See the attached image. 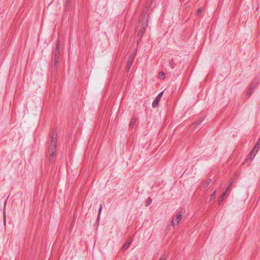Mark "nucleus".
I'll return each mask as SVG.
<instances>
[{"label":"nucleus","mask_w":260,"mask_h":260,"mask_svg":"<svg viewBox=\"0 0 260 260\" xmlns=\"http://www.w3.org/2000/svg\"><path fill=\"white\" fill-rule=\"evenodd\" d=\"M149 19V14H147L145 13L144 11H143L140 15L139 22L136 26V29H139L137 36L140 39L142 37L144 33L145 32L146 28L148 26Z\"/></svg>","instance_id":"nucleus-1"},{"label":"nucleus","mask_w":260,"mask_h":260,"mask_svg":"<svg viewBox=\"0 0 260 260\" xmlns=\"http://www.w3.org/2000/svg\"><path fill=\"white\" fill-rule=\"evenodd\" d=\"M57 143V132L54 131L52 136L51 137L50 147L48 150V158L50 164L54 161L55 153L56 150Z\"/></svg>","instance_id":"nucleus-2"},{"label":"nucleus","mask_w":260,"mask_h":260,"mask_svg":"<svg viewBox=\"0 0 260 260\" xmlns=\"http://www.w3.org/2000/svg\"><path fill=\"white\" fill-rule=\"evenodd\" d=\"M61 42L60 40H58L56 44L55 48L54 50V68L56 69L58 63V59L60 55V47Z\"/></svg>","instance_id":"nucleus-3"},{"label":"nucleus","mask_w":260,"mask_h":260,"mask_svg":"<svg viewBox=\"0 0 260 260\" xmlns=\"http://www.w3.org/2000/svg\"><path fill=\"white\" fill-rule=\"evenodd\" d=\"M182 213L180 211L176 214L175 218H173L171 222V225L174 226L175 224H178L179 222L182 220Z\"/></svg>","instance_id":"nucleus-4"},{"label":"nucleus","mask_w":260,"mask_h":260,"mask_svg":"<svg viewBox=\"0 0 260 260\" xmlns=\"http://www.w3.org/2000/svg\"><path fill=\"white\" fill-rule=\"evenodd\" d=\"M163 93V91L160 92L153 100L152 104V107L153 108H156L158 106L159 102L161 98Z\"/></svg>","instance_id":"nucleus-5"},{"label":"nucleus","mask_w":260,"mask_h":260,"mask_svg":"<svg viewBox=\"0 0 260 260\" xmlns=\"http://www.w3.org/2000/svg\"><path fill=\"white\" fill-rule=\"evenodd\" d=\"M259 78L258 77H255L250 83L249 87H250V89H255L259 85Z\"/></svg>","instance_id":"nucleus-6"},{"label":"nucleus","mask_w":260,"mask_h":260,"mask_svg":"<svg viewBox=\"0 0 260 260\" xmlns=\"http://www.w3.org/2000/svg\"><path fill=\"white\" fill-rule=\"evenodd\" d=\"M257 152L258 151L256 149L253 148L252 150L250 152L249 154V156L248 159L249 161L252 160L253 158L255 156L256 154L257 153Z\"/></svg>","instance_id":"nucleus-7"},{"label":"nucleus","mask_w":260,"mask_h":260,"mask_svg":"<svg viewBox=\"0 0 260 260\" xmlns=\"http://www.w3.org/2000/svg\"><path fill=\"white\" fill-rule=\"evenodd\" d=\"M204 120V117H200L197 120L195 121L193 124L192 125L194 127V129H196L198 128V125H199L202 121H203Z\"/></svg>","instance_id":"nucleus-8"},{"label":"nucleus","mask_w":260,"mask_h":260,"mask_svg":"<svg viewBox=\"0 0 260 260\" xmlns=\"http://www.w3.org/2000/svg\"><path fill=\"white\" fill-rule=\"evenodd\" d=\"M70 5H71V1L70 0H66L65 3V7H64V10L66 12H68L70 8Z\"/></svg>","instance_id":"nucleus-9"},{"label":"nucleus","mask_w":260,"mask_h":260,"mask_svg":"<svg viewBox=\"0 0 260 260\" xmlns=\"http://www.w3.org/2000/svg\"><path fill=\"white\" fill-rule=\"evenodd\" d=\"M131 241H127L123 246L122 248V250L123 251H125L126 249H127L128 248V247L129 246V245H131Z\"/></svg>","instance_id":"nucleus-10"},{"label":"nucleus","mask_w":260,"mask_h":260,"mask_svg":"<svg viewBox=\"0 0 260 260\" xmlns=\"http://www.w3.org/2000/svg\"><path fill=\"white\" fill-rule=\"evenodd\" d=\"M254 89H250V87H249L246 93V96L247 98H249L252 95Z\"/></svg>","instance_id":"nucleus-11"},{"label":"nucleus","mask_w":260,"mask_h":260,"mask_svg":"<svg viewBox=\"0 0 260 260\" xmlns=\"http://www.w3.org/2000/svg\"><path fill=\"white\" fill-rule=\"evenodd\" d=\"M253 148L256 149L257 151H258L259 149L260 148V137L258 139V140Z\"/></svg>","instance_id":"nucleus-12"},{"label":"nucleus","mask_w":260,"mask_h":260,"mask_svg":"<svg viewBox=\"0 0 260 260\" xmlns=\"http://www.w3.org/2000/svg\"><path fill=\"white\" fill-rule=\"evenodd\" d=\"M133 59H134L133 57H132L131 58V56H129V58L127 63V68L128 70L130 68V67L132 65Z\"/></svg>","instance_id":"nucleus-13"},{"label":"nucleus","mask_w":260,"mask_h":260,"mask_svg":"<svg viewBox=\"0 0 260 260\" xmlns=\"http://www.w3.org/2000/svg\"><path fill=\"white\" fill-rule=\"evenodd\" d=\"M102 208H103L102 205L101 204L100 206V208H99V211H98V217H97L96 221H99V220L100 219V216H101Z\"/></svg>","instance_id":"nucleus-14"},{"label":"nucleus","mask_w":260,"mask_h":260,"mask_svg":"<svg viewBox=\"0 0 260 260\" xmlns=\"http://www.w3.org/2000/svg\"><path fill=\"white\" fill-rule=\"evenodd\" d=\"M152 200L151 198H148L145 203V206L146 207L148 206L151 203H152Z\"/></svg>","instance_id":"nucleus-15"},{"label":"nucleus","mask_w":260,"mask_h":260,"mask_svg":"<svg viewBox=\"0 0 260 260\" xmlns=\"http://www.w3.org/2000/svg\"><path fill=\"white\" fill-rule=\"evenodd\" d=\"M170 66L172 69H173L175 67V61L173 59H172L169 61Z\"/></svg>","instance_id":"nucleus-16"},{"label":"nucleus","mask_w":260,"mask_h":260,"mask_svg":"<svg viewBox=\"0 0 260 260\" xmlns=\"http://www.w3.org/2000/svg\"><path fill=\"white\" fill-rule=\"evenodd\" d=\"M211 181H212V180L211 179H209L205 181V185H206V186H205V188H208V186L210 184Z\"/></svg>","instance_id":"nucleus-17"},{"label":"nucleus","mask_w":260,"mask_h":260,"mask_svg":"<svg viewBox=\"0 0 260 260\" xmlns=\"http://www.w3.org/2000/svg\"><path fill=\"white\" fill-rule=\"evenodd\" d=\"M135 121L133 119H132L129 122V127L131 128H133L134 127V125H135Z\"/></svg>","instance_id":"nucleus-18"},{"label":"nucleus","mask_w":260,"mask_h":260,"mask_svg":"<svg viewBox=\"0 0 260 260\" xmlns=\"http://www.w3.org/2000/svg\"><path fill=\"white\" fill-rule=\"evenodd\" d=\"M215 197H216V191H214L211 195L210 200H214L215 199Z\"/></svg>","instance_id":"nucleus-19"},{"label":"nucleus","mask_w":260,"mask_h":260,"mask_svg":"<svg viewBox=\"0 0 260 260\" xmlns=\"http://www.w3.org/2000/svg\"><path fill=\"white\" fill-rule=\"evenodd\" d=\"M159 78L160 79H164L165 78V74L163 72L159 73Z\"/></svg>","instance_id":"nucleus-20"},{"label":"nucleus","mask_w":260,"mask_h":260,"mask_svg":"<svg viewBox=\"0 0 260 260\" xmlns=\"http://www.w3.org/2000/svg\"><path fill=\"white\" fill-rule=\"evenodd\" d=\"M166 256L165 255H162L159 259V260H166Z\"/></svg>","instance_id":"nucleus-21"},{"label":"nucleus","mask_w":260,"mask_h":260,"mask_svg":"<svg viewBox=\"0 0 260 260\" xmlns=\"http://www.w3.org/2000/svg\"><path fill=\"white\" fill-rule=\"evenodd\" d=\"M226 194V191H224L221 195V198H224Z\"/></svg>","instance_id":"nucleus-22"},{"label":"nucleus","mask_w":260,"mask_h":260,"mask_svg":"<svg viewBox=\"0 0 260 260\" xmlns=\"http://www.w3.org/2000/svg\"><path fill=\"white\" fill-rule=\"evenodd\" d=\"M232 183H230V184L229 185V186L226 188L225 190L224 191H226V193H227L228 191H229V188L231 187V186L232 185Z\"/></svg>","instance_id":"nucleus-23"},{"label":"nucleus","mask_w":260,"mask_h":260,"mask_svg":"<svg viewBox=\"0 0 260 260\" xmlns=\"http://www.w3.org/2000/svg\"><path fill=\"white\" fill-rule=\"evenodd\" d=\"M223 199L224 198H221V197H220L219 199L218 200V203H219V205L221 204V203L223 201Z\"/></svg>","instance_id":"nucleus-24"},{"label":"nucleus","mask_w":260,"mask_h":260,"mask_svg":"<svg viewBox=\"0 0 260 260\" xmlns=\"http://www.w3.org/2000/svg\"><path fill=\"white\" fill-rule=\"evenodd\" d=\"M151 3H152V2L151 1L150 2V0H149L147 2L146 7H147L148 6H150V5L151 4Z\"/></svg>","instance_id":"nucleus-25"},{"label":"nucleus","mask_w":260,"mask_h":260,"mask_svg":"<svg viewBox=\"0 0 260 260\" xmlns=\"http://www.w3.org/2000/svg\"><path fill=\"white\" fill-rule=\"evenodd\" d=\"M201 9H198V10L197 11V15H199L201 13Z\"/></svg>","instance_id":"nucleus-26"},{"label":"nucleus","mask_w":260,"mask_h":260,"mask_svg":"<svg viewBox=\"0 0 260 260\" xmlns=\"http://www.w3.org/2000/svg\"><path fill=\"white\" fill-rule=\"evenodd\" d=\"M5 218H6V215L4 216ZM4 222H5V219H4Z\"/></svg>","instance_id":"nucleus-27"}]
</instances>
